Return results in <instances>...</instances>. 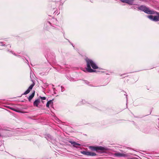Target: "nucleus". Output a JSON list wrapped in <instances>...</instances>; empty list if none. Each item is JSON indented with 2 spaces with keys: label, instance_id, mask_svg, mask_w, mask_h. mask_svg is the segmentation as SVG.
Returning a JSON list of instances; mask_svg holds the SVG:
<instances>
[{
  "label": "nucleus",
  "instance_id": "obj_1",
  "mask_svg": "<svg viewBox=\"0 0 159 159\" xmlns=\"http://www.w3.org/2000/svg\"><path fill=\"white\" fill-rule=\"evenodd\" d=\"M85 60L87 63V71L90 73L95 72L96 70L94 69L98 68L96 64L91 60L88 58H86Z\"/></svg>",
  "mask_w": 159,
  "mask_h": 159
},
{
  "label": "nucleus",
  "instance_id": "obj_2",
  "mask_svg": "<svg viewBox=\"0 0 159 159\" xmlns=\"http://www.w3.org/2000/svg\"><path fill=\"white\" fill-rule=\"evenodd\" d=\"M131 8L134 9H138L139 10L143 11L148 14H154L155 13V11L153 10H151L148 8L143 5H141L139 7L136 6H132Z\"/></svg>",
  "mask_w": 159,
  "mask_h": 159
},
{
  "label": "nucleus",
  "instance_id": "obj_3",
  "mask_svg": "<svg viewBox=\"0 0 159 159\" xmlns=\"http://www.w3.org/2000/svg\"><path fill=\"white\" fill-rule=\"evenodd\" d=\"M89 148L90 149L92 150V151H104L105 150H107L108 149L106 147H103L101 146H89Z\"/></svg>",
  "mask_w": 159,
  "mask_h": 159
},
{
  "label": "nucleus",
  "instance_id": "obj_4",
  "mask_svg": "<svg viewBox=\"0 0 159 159\" xmlns=\"http://www.w3.org/2000/svg\"><path fill=\"white\" fill-rule=\"evenodd\" d=\"M157 14V16H153L152 15H150L148 16L149 18L151 20L157 22L159 20V12H157L155 11V13Z\"/></svg>",
  "mask_w": 159,
  "mask_h": 159
},
{
  "label": "nucleus",
  "instance_id": "obj_5",
  "mask_svg": "<svg viewBox=\"0 0 159 159\" xmlns=\"http://www.w3.org/2000/svg\"><path fill=\"white\" fill-rule=\"evenodd\" d=\"M80 152L81 153L87 156H94L97 155L95 153L90 152L89 151H81Z\"/></svg>",
  "mask_w": 159,
  "mask_h": 159
},
{
  "label": "nucleus",
  "instance_id": "obj_6",
  "mask_svg": "<svg viewBox=\"0 0 159 159\" xmlns=\"http://www.w3.org/2000/svg\"><path fill=\"white\" fill-rule=\"evenodd\" d=\"M34 85V83H33L29 86L28 89L23 94V95H26L29 93Z\"/></svg>",
  "mask_w": 159,
  "mask_h": 159
},
{
  "label": "nucleus",
  "instance_id": "obj_7",
  "mask_svg": "<svg viewBox=\"0 0 159 159\" xmlns=\"http://www.w3.org/2000/svg\"><path fill=\"white\" fill-rule=\"evenodd\" d=\"M113 155L115 157H125L127 156V155L123 153H121L119 152H117L114 154Z\"/></svg>",
  "mask_w": 159,
  "mask_h": 159
},
{
  "label": "nucleus",
  "instance_id": "obj_8",
  "mask_svg": "<svg viewBox=\"0 0 159 159\" xmlns=\"http://www.w3.org/2000/svg\"><path fill=\"white\" fill-rule=\"evenodd\" d=\"M123 3H126L129 5H132L133 4L134 0H120Z\"/></svg>",
  "mask_w": 159,
  "mask_h": 159
},
{
  "label": "nucleus",
  "instance_id": "obj_9",
  "mask_svg": "<svg viewBox=\"0 0 159 159\" xmlns=\"http://www.w3.org/2000/svg\"><path fill=\"white\" fill-rule=\"evenodd\" d=\"M69 143H70L71 144H72L74 147H75L76 148H77V147H76L75 145H79L80 146V144L79 143H77L75 142L74 141H70L69 142Z\"/></svg>",
  "mask_w": 159,
  "mask_h": 159
},
{
  "label": "nucleus",
  "instance_id": "obj_10",
  "mask_svg": "<svg viewBox=\"0 0 159 159\" xmlns=\"http://www.w3.org/2000/svg\"><path fill=\"white\" fill-rule=\"evenodd\" d=\"M35 94V92L34 91L28 97V100L30 102L31 100L34 97Z\"/></svg>",
  "mask_w": 159,
  "mask_h": 159
},
{
  "label": "nucleus",
  "instance_id": "obj_11",
  "mask_svg": "<svg viewBox=\"0 0 159 159\" xmlns=\"http://www.w3.org/2000/svg\"><path fill=\"white\" fill-rule=\"evenodd\" d=\"M40 101L39 99L36 100L34 102L33 104L34 106L37 107L38 106Z\"/></svg>",
  "mask_w": 159,
  "mask_h": 159
},
{
  "label": "nucleus",
  "instance_id": "obj_12",
  "mask_svg": "<svg viewBox=\"0 0 159 159\" xmlns=\"http://www.w3.org/2000/svg\"><path fill=\"white\" fill-rule=\"evenodd\" d=\"M53 104L52 100H50L47 102L46 104V107L48 108H49L50 105H52Z\"/></svg>",
  "mask_w": 159,
  "mask_h": 159
},
{
  "label": "nucleus",
  "instance_id": "obj_13",
  "mask_svg": "<svg viewBox=\"0 0 159 159\" xmlns=\"http://www.w3.org/2000/svg\"><path fill=\"white\" fill-rule=\"evenodd\" d=\"M45 138L48 140L52 139V136L49 134H47L45 135Z\"/></svg>",
  "mask_w": 159,
  "mask_h": 159
},
{
  "label": "nucleus",
  "instance_id": "obj_14",
  "mask_svg": "<svg viewBox=\"0 0 159 159\" xmlns=\"http://www.w3.org/2000/svg\"><path fill=\"white\" fill-rule=\"evenodd\" d=\"M52 21L54 23L52 24V25H56V24H57L58 21L55 18H53L52 19Z\"/></svg>",
  "mask_w": 159,
  "mask_h": 159
},
{
  "label": "nucleus",
  "instance_id": "obj_15",
  "mask_svg": "<svg viewBox=\"0 0 159 159\" xmlns=\"http://www.w3.org/2000/svg\"><path fill=\"white\" fill-rule=\"evenodd\" d=\"M41 99H42L43 100H45L46 99V98L44 97H41Z\"/></svg>",
  "mask_w": 159,
  "mask_h": 159
},
{
  "label": "nucleus",
  "instance_id": "obj_16",
  "mask_svg": "<svg viewBox=\"0 0 159 159\" xmlns=\"http://www.w3.org/2000/svg\"><path fill=\"white\" fill-rule=\"evenodd\" d=\"M9 108L11 109V110H14V111H16V110H15L14 108H13V107H9Z\"/></svg>",
  "mask_w": 159,
  "mask_h": 159
},
{
  "label": "nucleus",
  "instance_id": "obj_17",
  "mask_svg": "<svg viewBox=\"0 0 159 159\" xmlns=\"http://www.w3.org/2000/svg\"><path fill=\"white\" fill-rule=\"evenodd\" d=\"M124 95L126 96V100H127V95L126 94V93H125L124 94Z\"/></svg>",
  "mask_w": 159,
  "mask_h": 159
},
{
  "label": "nucleus",
  "instance_id": "obj_18",
  "mask_svg": "<svg viewBox=\"0 0 159 159\" xmlns=\"http://www.w3.org/2000/svg\"><path fill=\"white\" fill-rule=\"evenodd\" d=\"M0 45L4 46V45H5L2 44V42H0Z\"/></svg>",
  "mask_w": 159,
  "mask_h": 159
},
{
  "label": "nucleus",
  "instance_id": "obj_19",
  "mask_svg": "<svg viewBox=\"0 0 159 159\" xmlns=\"http://www.w3.org/2000/svg\"><path fill=\"white\" fill-rule=\"evenodd\" d=\"M48 23L49 24H50V25H51L52 26H53V25H52V23H50V22L48 21Z\"/></svg>",
  "mask_w": 159,
  "mask_h": 159
},
{
  "label": "nucleus",
  "instance_id": "obj_20",
  "mask_svg": "<svg viewBox=\"0 0 159 159\" xmlns=\"http://www.w3.org/2000/svg\"><path fill=\"white\" fill-rule=\"evenodd\" d=\"M61 91L63 92V90L62 87L61 86Z\"/></svg>",
  "mask_w": 159,
  "mask_h": 159
},
{
  "label": "nucleus",
  "instance_id": "obj_21",
  "mask_svg": "<svg viewBox=\"0 0 159 159\" xmlns=\"http://www.w3.org/2000/svg\"><path fill=\"white\" fill-rule=\"evenodd\" d=\"M71 45H72V46H73V47H74V46H73V44H72V43H71Z\"/></svg>",
  "mask_w": 159,
  "mask_h": 159
}]
</instances>
